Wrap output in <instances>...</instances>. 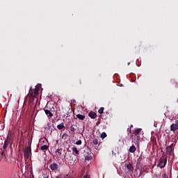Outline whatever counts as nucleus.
Instances as JSON below:
<instances>
[{"label": "nucleus", "instance_id": "c85d7f7f", "mask_svg": "<svg viewBox=\"0 0 178 178\" xmlns=\"http://www.w3.org/2000/svg\"><path fill=\"white\" fill-rule=\"evenodd\" d=\"M72 102H73V103L76 102V99H73V100H72Z\"/></svg>", "mask_w": 178, "mask_h": 178}, {"label": "nucleus", "instance_id": "aec40b11", "mask_svg": "<svg viewBox=\"0 0 178 178\" xmlns=\"http://www.w3.org/2000/svg\"><path fill=\"white\" fill-rule=\"evenodd\" d=\"M104 107H101L99 109V111H98V112H99V113H100V114H102V113H104Z\"/></svg>", "mask_w": 178, "mask_h": 178}, {"label": "nucleus", "instance_id": "39448f33", "mask_svg": "<svg viewBox=\"0 0 178 178\" xmlns=\"http://www.w3.org/2000/svg\"><path fill=\"white\" fill-rule=\"evenodd\" d=\"M166 162L167 160L166 159H161L159 163H158L157 166L159 168H161V169L165 168V166H166Z\"/></svg>", "mask_w": 178, "mask_h": 178}, {"label": "nucleus", "instance_id": "6e6552de", "mask_svg": "<svg viewBox=\"0 0 178 178\" xmlns=\"http://www.w3.org/2000/svg\"><path fill=\"white\" fill-rule=\"evenodd\" d=\"M44 112H45V114L47 115V118H49V119H51V118H52V116H54V114H52L51 111H49L48 109H44Z\"/></svg>", "mask_w": 178, "mask_h": 178}, {"label": "nucleus", "instance_id": "f257e3e1", "mask_svg": "<svg viewBox=\"0 0 178 178\" xmlns=\"http://www.w3.org/2000/svg\"><path fill=\"white\" fill-rule=\"evenodd\" d=\"M141 129H135L131 135L132 143H134L135 145L138 144V141H140V138H141L140 137V133H141Z\"/></svg>", "mask_w": 178, "mask_h": 178}, {"label": "nucleus", "instance_id": "f03ea898", "mask_svg": "<svg viewBox=\"0 0 178 178\" xmlns=\"http://www.w3.org/2000/svg\"><path fill=\"white\" fill-rule=\"evenodd\" d=\"M13 139H12V131H8L6 140L4 142V145H3V149H6L8 148V146L10 144L12 145V141Z\"/></svg>", "mask_w": 178, "mask_h": 178}, {"label": "nucleus", "instance_id": "b1692460", "mask_svg": "<svg viewBox=\"0 0 178 178\" xmlns=\"http://www.w3.org/2000/svg\"><path fill=\"white\" fill-rule=\"evenodd\" d=\"M162 178H168V175H166V173H163L162 175Z\"/></svg>", "mask_w": 178, "mask_h": 178}, {"label": "nucleus", "instance_id": "7ed1b4c3", "mask_svg": "<svg viewBox=\"0 0 178 178\" xmlns=\"http://www.w3.org/2000/svg\"><path fill=\"white\" fill-rule=\"evenodd\" d=\"M30 154H31V147H27L24 150V156L25 159L30 158Z\"/></svg>", "mask_w": 178, "mask_h": 178}, {"label": "nucleus", "instance_id": "423d86ee", "mask_svg": "<svg viewBox=\"0 0 178 178\" xmlns=\"http://www.w3.org/2000/svg\"><path fill=\"white\" fill-rule=\"evenodd\" d=\"M171 131H176L178 129V120L175 121V124H172L170 126Z\"/></svg>", "mask_w": 178, "mask_h": 178}, {"label": "nucleus", "instance_id": "cd10ccee", "mask_svg": "<svg viewBox=\"0 0 178 178\" xmlns=\"http://www.w3.org/2000/svg\"><path fill=\"white\" fill-rule=\"evenodd\" d=\"M83 178H91L90 175H83Z\"/></svg>", "mask_w": 178, "mask_h": 178}, {"label": "nucleus", "instance_id": "9d476101", "mask_svg": "<svg viewBox=\"0 0 178 178\" xmlns=\"http://www.w3.org/2000/svg\"><path fill=\"white\" fill-rule=\"evenodd\" d=\"M50 169L51 170H58V164L53 163L50 165Z\"/></svg>", "mask_w": 178, "mask_h": 178}, {"label": "nucleus", "instance_id": "5701e85b", "mask_svg": "<svg viewBox=\"0 0 178 178\" xmlns=\"http://www.w3.org/2000/svg\"><path fill=\"white\" fill-rule=\"evenodd\" d=\"M81 140H79L78 141L76 142V145H81Z\"/></svg>", "mask_w": 178, "mask_h": 178}, {"label": "nucleus", "instance_id": "412c9836", "mask_svg": "<svg viewBox=\"0 0 178 178\" xmlns=\"http://www.w3.org/2000/svg\"><path fill=\"white\" fill-rule=\"evenodd\" d=\"M92 143L94 145H98V139H94L92 141Z\"/></svg>", "mask_w": 178, "mask_h": 178}, {"label": "nucleus", "instance_id": "2eb2a0df", "mask_svg": "<svg viewBox=\"0 0 178 178\" xmlns=\"http://www.w3.org/2000/svg\"><path fill=\"white\" fill-rule=\"evenodd\" d=\"M76 118L79 119V120H84L86 119V115H83L81 114H77Z\"/></svg>", "mask_w": 178, "mask_h": 178}, {"label": "nucleus", "instance_id": "f8f14e48", "mask_svg": "<svg viewBox=\"0 0 178 178\" xmlns=\"http://www.w3.org/2000/svg\"><path fill=\"white\" fill-rule=\"evenodd\" d=\"M127 169L129 170V172H133L134 168L133 167V165L131 163H129L127 165Z\"/></svg>", "mask_w": 178, "mask_h": 178}, {"label": "nucleus", "instance_id": "ddd939ff", "mask_svg": "<svg viewBox=\"0 0 178 178\" xmlns=\"http://www.w3.org/2000/svg\"><path fill=\"white\" fill-rule=\"evenodd\" d=\"M56 155L58 157L62 156V148L56 150Z\"/></svg>", "mask_w": 178, "mask_h": 178}, {"label": "nucleus", "instance_id": "4be33fe9", "mask_svg": "<svg viewBox=\"0 0 178 178\" xmlns=\"http://www.w3.org/2000/svg\"><path fill=\"white\" fill-rule=\"evenodd\" d=\"M91 159H92V156H86V161H91Z\"/></svg>", "mask_w": 178, "mask_h": 178}, {"label": "nucleus", "instance_id": "6ab92c4d", "mask_svg": "<svg viewBox=\"0 0 178 178\" xmlns=\"http://www.w3.org/2000/svg\"><path fill=\"white\" fill-rule=\"evenodd\" d=\"M106 133L102 132L101 134V138H105L106 137Z\"/></svg>", "mask_w": 178, "mask_h": 178}, {"label": "nucleus", "instance_id": "c756f323", "mask_svg": "<svg viewBox=\"0 0 178 178\" xmlns=\"http://www.w3.org/2000/svg\"><path fill=\"white\" fill-rule=\"evenodd\" d=\"M65 136H66V134H63V135L62 136V138H63V137H65Z\"/></svg>", "mask_w": 178, "mask_h": 178}, {"label": "nucleus", "instance_id": "4468645a", "mask_svg": "<svg viewBox=\"0 0 178 178\" xmlns=\"http://www.w3.org/2000/svg\"><path fill=\"white\" fill-rule=\"evenodd\" d=\"M70 131L72 132V133H74V131H76V130H77V125H72L70 127Z\"/></svg>", "mask_w": 178, "mask_h": 178}, {"label": "nucleus", "instance_id": "1a4fd4ad", "mask_svg": "<svg viewBox=\"0 0 178 178\" xmlns=\"http://www.w3.org/2000/svg\"><path fill=\"white\" fill-rule=\"evenodd\" d=\"M72 151L73 155H74L75 156H77V155H79L80 154V153H79V150L77 149V147H72Z\"/></svg>", "mask_w": 178, "mask_h": 178}, {"label": "nucleus", "instance_id": "0eeeda50", "mask_svg": "<svg viewBox=\"0 0 178 178\" xmlns=\"http://www.w3.org/2000/svg\"><path fill=\"white\" fill-rule=\"evenodd\" d=\"M88 116L91 119H96V118H97V113L93 112V111H90V112L88 113Z\"/></svg>", "mask_w": 178, "mask_h": 178}, {"label": "nucleus", "instance_id": "393cba45", "mask_svg": "<svg viewBox=\"0 0 178 178\" xmlns=\"http://www.w3.org/2000/svg\"><path fill=\"white\" fill-rule=\"evenodd\" d=\"M127 131H129V133H130L131 135L133 134V133L131 132V128H128Z\"/></svg>", "mask_w": 178, "mask_h": 178}, {"label": "nucleus", "instance_id": "20e7f679", "mask_svg": "<svg viewBox=\"0 0 178 178\" xmlns=\"http://www.w3.org/2000/svg\"><path fill=\"white\" fill-rule=\"evenodd\" d=\"M40 91V89L38 88H35L34 90H33V87L31 86L30 90H29V94L33 97H37L38 95V92Z\"/></svg>", "mask_w": 178, "mask_h": 178}, {"label": "nucleus", "instance_id": "9b49d317", "mask_svg": "<svg viewBox=\"0 0 178 178\" xmlns=\"http://www.w3.org/2000/svg\"><path fill=\"white\" fill-rule=\"evenodd\" d=\"M167 152L168 154H172V151H173V143H172L170 146L166 147Z\"/></svg>", "mask_w": 178, "mask_h": 178}, {"label": "nucleus", "instance_id": "a878e982", "mask_svg": "<svg viewBox=\"0 0 178 178\" xmlns=\"http://www.w3.org/2000/svg\"><path fill=\"white\" fill-rule=\"evenodd\" d=\"M43 175H44L43 178H48V174L47 172L45 174L43 173Z\"/></svg>", "mask_w": 178, "mask_h": 178}, {"label": "nucleus", "instance_id": "a211bd4d", "mask_svg": "<svg viewBox=\"0 0 178 178\" xmlns=\"http://www.w3.org/2000/svg\"><path fill=\"white\" fill-rule=\"evenodd\" d=\"M48 148H49V147L47 145H44L43 146L40 147V149L42 151H47V149H48Z\"/></svg>", "mask_w": 178, "mask_h": 178}, {"label": "nucleus", "instance_id": "7c9ffc66", "mask_svg": "<svg viewBox=\"0 0 178 178\" xmlns=\"http://www.w3.org/2000/svg\"><path fill=\"white\" fill-rule=\"evenodd\" d=\"M131 127H133V125H131Z\"/></svg>", "mask_w": 178, "mask_h": 178}, {"label": "nucleus", "instance_id": "dca6fc26", "mask_svg": "<svg viewBox=\"0 0 178 178\" xmlns=\"http://www.w3.org/2000/svg\"><path fill=\"white\" fill-rule=\"evenodd\" d=\"M136 146L132 145L129 147V152H131V154H134V152H136Z\"/></svg>", "mask_w": 178, "mask_h": 178}, {"label": "nucleus", "instance_id": "2f4dec72", "mask_svg": "<svg viewBox=\"0 0 178 178\" xmlns=\"http://www.w3.org/2000/svg\"><path fill=\"white\" fill-rule=\"evenodd\" d=\"M154 176H156V174H154Z\"/></svg>", "mask_w": 178, "mask_h": 178}, {"label": "nucleus", "instance_id": "473e14b6", "mask_svg": "<svg viewBox=\"0 0 178 178\" xmlns=\"http://www.w3.org/2000/svg\"><path fill=\"white\" fill-rule=\"evenodd\" d=\"M112 153L113 154V151H112Z\"/></svg>", "mask_w": 178, "mask_h": 178}, {"label": "nucleus", "instance_id": "f3484780", "mask_svg": "<svg viewBox=\"0 0 178 178\" xmlns=\"http://www.w3.org/2000/svg\"><path fill=\"white\" fill-rule=\"evenodd\" d=\"M57 129H58V130H63V129H65V124H63V122L57 125Z\"/></svg>", "mask_w": 178, "mask_h": 178}, {"label": "nucleus", "instance_id": "bb28decb", "mask_svg": "<svg viewBox=\"0 0 178 178\" xmlns=\"http://www.w3.org/2000/svg\"><path fill=\"white\" fill-rule=\"evenodd\" d=\"M5 156V152H1V154H0V158H2V156Z\"/></svg>", "mask_w": 178, "mask_h": 178}]
</instances>
